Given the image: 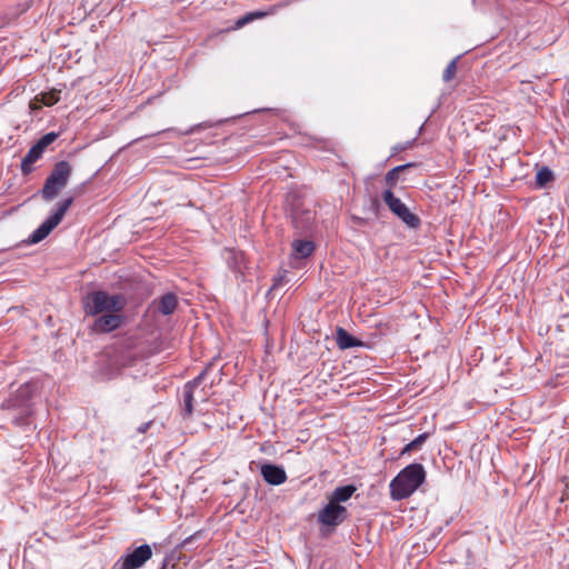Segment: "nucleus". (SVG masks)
<instances>
[{
	"mask_svg": "<svg viewBox=\"0 0 569 569\" xmlns=\"http://www.w3.org/2000/svg\"><path fill=\"white\" fill-rule=\"evenodd\" d=\"M72 203V198L64 199L58 207L54 213H66Z\"/></svg>",
	"mask_w": 569,
	"mask_h": 569,
	"instance_id": "nucleus-24",
	"label": "nucleus"
},
{
	"mask_svg": "<svg viewBox=\"0 0 569 569\" xmlns=\"http://www.w3.org/2000/svg\"><path fill=\"white\" fill-rule=\"evenodd\" d=\"M250 14H252V21L256 20V19H260V18H263L266 17V12L263 11H253V12H249Z\"/></svg>",
	"mask_w": 569,
	"mask_h": 569,
	"instance_id": "nucleus-25",
	"label": "nucleus"
},
{
	"mask_svg": "<svg viewBox=\"0 0 569 569\" xmlns=\"http://www.w3.org/2000/svg\"><path fill=\"white\" fill-rule=\"evenodd\" d=\"M552 180L553 173L549 168L543 167L537 172L536 181L538 186L543 187L547 183L551 182Z\"/></svg>",
	"mask_w": 569,
	"mask_h": 569,
	"instance_id": "nucleus-19",
	"label": "nucleus"
},
{
	"mask_svg": "<svg viewBox=\"0 0 569 569\" xmlns=\"http://www.w3.org/2000/svg\"><path fill=\"white\" fill-rule=\"evenodd\" d=\"M260 473L263 480L272 486H280L288 479L284 469L272 463H264L260 467Z\"/></svg>",
	"mask_w": 569,
	"mask_h": 569,
	"instance_id": "nucleus-10",
	"label": "nucleus"
},
{
	"mask_svg": "<svg viewBox=\"0 0 569 569\" xmlns=\"http://www.w3.org/2000/svg\"><path fill=\"white\" fill-rule=\"evenodd\" d=\"M417 163L410 162L395 167L391 170H389L385 178L388 189L391 190L392 188H395L399 180H405V172L412 171L417 169Z\"/></svg>",
	"mask_w": 569,
	"mask_h": 569,
	"instance_id": "nucleus-11",
	"label": "nucleus"
},
{
	"mask_svg": "<svg viewBox=\"0 0 569 569\" xmlns=\"http://www.w3.org/2000/svg\"><path fill=\"white\" fill-rule=\"evenodd\" d=\"M336 341L338 347L342 350L362 346V342L360 340L351 336L343 328L337 329Z\"/></svg>",
	"mask_w": 569,
	"mask_h": 569,
	"instance_id": "nucleus-15",
	"label": "nucleus"
},
{
	"mask_svg": "<svg viewBox=\"0 0 569 569\" xmlns=\"http://www.w3.org/2000/svg\"><path fill=\"white\" fill-rule=\"evenodd\" d=\"M406 148H407V147H405V146H397V147H395V148H393V152L396 153V152L402 151V150H405Z\"/></svg>",
	"mask_w": 569,
	"mask_h": 569,
	"instance_id": "nucleus-27",
	"label": "nucleus"
},
{
	"mask_svg": "<svg viewBox=\"0 0 569 569\" xmlns=\"http://www.w3.org/2000/svg\"><path fill=\"white\" fill-rule=\"evenodd\" d=\"M252 14H250L249 12L247 14H244L243 17H241L240 19H238L236 21V26H234V29H240L242 28L243 26H246L247 23L251 22L252 21Z\"/></svg>",
	"mask_w": 569,
	"mask_h": 569,
	"instance_id": "nucleus-23",
	"label": "nucleus"
},
{
	"mask_svg": "<svg viewBox=\"0 0 569 569\" xmlns=\"http://www.w3.org/2000/svg\"><path fill=\"white\" fill-rule=\"evenodd\" d=\"M348 517L347 508L337 505L329 500V502L318 512V522L326 527L336 528L342 523Z\"/></svg>",
	"mask_w": 569,
	"mask_h": 569,
	"instance_id": "nucleus-8",
	"label": "nucleus"
},
{
	"mask_svg": "<svg viewBox=\"0 0 569 569\" xmlns=\"http://www.w3.org/2000/svg\"><path fill=\"white\" fill-rule=\"evenodd\" d=\"M382 200L392 213H410L408 207L390 189L383 191Z\"/></svg>",
	"mask_w": 569,
	"mask_h": 569,
	"instance_id": "nucleus-12",
	"label": "nucleus"
},
{
	"mask_svg": "<svg viewBox=\"0 0 569 569\" xmlns=\"http://www.w3.org/2000/svg\"><path fill=\"white\" fill-rule=\"evenodd\" d=\"M428 438H429L428 432H423V433L419 435L417 438H415L412 441H410L402 448L400 456H405L412 451L419 450L422 447V445L427 441Z\"/></svg>",
	"mask_w": 569,
	"mask_h": 569,
	"instance_id": "nucleus-17",
	"label": "nucleus"
},
{
	"mask_svg": "<svg viewBox=\"0 0 569 569\" xmlns=\"http://www.w3.org/2000/svg\"><path fill=\"white\" fill-rule=\"evenodd\" d=\"M30 399L31 387L29 385H22L13 396L2 403L0 409L6 412V417L10 419L14 426H28L30 425V418L32 416Z\"/></svg>",
	"mask_w": 569,
	"mask_h": 569,
	"instance_id": "nucleus-3",
	"label": "nucleus"
},
{
	"mask_svg": "<svg viewBox=\"0 0 569 569\" xmlns=\"http://www.w3.org/2000/svg\"><path fill=\"white\" fill-rule=\"evenodd\" d=\"M457 69H458L457 68V59H453L448 63V66L446 67L443 73H442L443 81L445 82L451 81L456 77Z\"/></svg>",
	"mask_w": 569,
	"mask_h": 569,
	"instance_id": "nucleus-20",
	"label": "nucleus"
},
{
	"mask_svg": "<svg viewBox=\"0 0 569 569\" xmlns=\"http://www.w3.org/2000/svg\"><path fill=\"white\" fill-rule=\"evenodd\" d=\"M356 490L357 488L353 485L338 487L332 491L331 496L329 497V500L337 505H340V502L348 501L356 492Z\"/></svg>",
	"mask_w": 569,
	"mask_h": 569,
	"instance_id": "nucleus-16",
	"label": "nucleus"
},
{
	"mask_svg": "<svg viewBox=\"0 0 569 569\" xmlns=\"http://www.w3.org/2000/svg\"><path fill=\"white\" fill-rule=\"evenodd\" d=\"M198 127H199V126H197V128H198ZM194 129H196V127L191 128L190 130H188V131H186V132H183V133H184V134H190V133H192V132L194 131Z\"/></svg>",
	"mask_w": 569,
	"mask_h": 569,
	"instance_id": "nucleus-28",
	"label": "nucleus"
},
{
	"mask_svg": "<svg viewBox=\"0 0 569 569\" xmlns=\"http://www.w3.org/2000/svg\"><path fill=\"white\" fill-rule=\"evenodd\" d=\"M363 222V218L359 216H352V226H360Z\"/></svg>",
	"mask_w": 569,
	"mask_h": 569,
	"instance_id": "nucleus-26",
	"label": "nucleus"
},
{
	"mask_svg": "<svg viewBox=\"0 0 569 569\" xmlns=\"http://www.w3.org/2000/svg\"><path fill=\"white\" fill-rule=\"evenodd\" d=\"M426 470L421 463L405 467L390 482V497L399 501L409 498L426 480Z\"/></svg>",
	"mask_w": 569,
	"mask_h": 569,
	"instance_id": "nucleus-2",
	"label": "nucleus"
},
{
	"mask_svg": "<svg viewBox=\"0 0 569 569\" xmlns=\"http://www.w3.org/2000/svg\"><path fill=\"white\" fill-rule=\"evenodd\" d=\"M410 172H411V171L405 172V180L407 179V176H408Z\"/></svg>",
	"mask_w": 569,
	"mask_h": 569,
	"instance_id": "nucleus-29",
	"label": "nucleus"
},
{
	"mask_svg": "<svg viewBox=\"0 0 569 569\" xmlns=\"http://www.w3.org/2000/svg\"><path fill=\"white\" fill-rule=\"evenodd\" d=\"M42 106H44L42 103V99L40 97V94H37L29 103V108L32 110V111H37V110H40L42 108Z\"/></svg>",
	"mask_w": 569,
	"mask_h": 569,
	"instance_id": "nucleus-22",
	"label": "nucleus"
},
{
	"mask_svg": "<svg viewBox=\"0 0 569 569\" xmlns=\"http://www.w3.org/2000/svg\"><path fill=\"white\" fill-rule=\"evenodd\" d=\"M127 299L123 295H110L104 290L92 291L83 300V311L96 317L90 326L93 333L104 335L119 329L126 322L123 310Z\"/></svg>",
	"mask_w": 569,
	"mask_h": 569,
	"instance_id": "nucleus-1",
	"label": "nucleus"
},
{
	"mask_svg": "<svg viewBox=\"0 0 569 569\" xmlns=\"http://www.w3.org/2000/svg\"><path fill=\"white\" fill-rule=\"evenodd\" d=\"M399 217L410 228H417L420 224L419 216H399Z\"/></svg>",
	"mask_w": 569,
	"mask_h": 569,
	"instance_id": "nucleus-21",
	"label": "nucleus"
},
{
	"mask_svg": "<svg viewBox=\"0 0 569 569\" xmlns=\"http://www.w3.org/2000/svg\"><path fill=\"white\" fill-rule=\"evenodd\" d=\"M59 137L57 132H48L42 136L27 152L21 161V172L23 176L30 174L34 167L33 164L40 160L46 149L53 143Z\"/></svg>",
	"mask_w": 569,
	"mask_h": 569,
	"instance_id": "nucleus-6",
	"label": "nucleus"
},
{
	"mask_svg": "<svg viewBox=\"0 0 569 569\" xmlns=\"http://www.w3.org/2000/svg\"><path fill=\"white\" fill-rule=\"evenodd\" d=\"M292 257L295 259H305L313 253L316 246L310 240L297 239L292 242Z\"/></svg>",
	"mask_w": 569,
	"mask_h": 569,
	"instance_id": "nucleus-13",
	"label": "nucleus"
},
{
	"mask_svg": "<svg viewBox=\"0 0 569 569\" xmlns=\"http://www.w3.org/2000/svg\"><path fill=\"white\" fill-rule=\"evenodd\" d=\"M63 216H49V218L43 221L26 240L22 242L27 246L37 244L44 240L51 231L57 228L61 221Z\"/></svg>",
	"mask_w": 569,
	"mask_h": 569,
	"instance_id": "nucleus-9",
	"label": "nucleus"
},
{
	"mask_svg": "<svg viewBox=\"0 0 569 569\" xmlns=\"http://www.w3.org/2000/svg\"><path fill=\"white\" fill-rule=\"evenodd\" d=\"M71 173V166L68 161H59L54 164L51 173L46 179L42 188V197L47 200L53 199L66 187Z\"/></svg>",
	"mask_w": 569,
	"mask_h": 569,
	"instance_id": "nucleus-4",
	"label": "nucleus"
},
{
	"mask_svg": "<svg viewBox=\"0 0 569 569\" xmlns=\"http://www.w3.org/2000/svg\"><path fill=\"white\" fill-rule=\"evenodd\" d=\"M60 93H61V90L51 89L49 92H41L39 94L42 99V103L47 107H51V106H54L57 102H59Z\"/></svg>",
	"mask_w": 569,
	"mask_h": 569,
	"instance_id": "nucleus-18",
	"label": "nucleus"
},
{
	"mask_svg": "<svg viewBox=\"0 0 569 569\" xmlns=\"http://www.w3.org/2000/svg\"><path fill=\"white\" fill-rule=\"evenodd\" d=\"M177 306L178 297L172 292H168L159 299L157 309L160 313L169 316L174 312Z\"/></svg>",
	"mask_w": 569,
	"mask_h": 569,
	"instance_id": "nucleus-14",
	"label": "nucleus"
},
{
	"mask_svg": "<svg viewBox=\"0 0 569 569\" xmlns=\"http://www.w3.org/2000/svg\"><path fill=\"white\" fill-rule=\"evenodd\" d=\"M209 370V367H206L193 380L187 382L183 387V419H188L191 417L193 412V402L198 399L201 402H206L208 400L209 393L204 388H200V385L203 382L204 377Z\"/></svg>",
	"mask_w": 569,
	"mask_h": 569,
	"instance_id": "nucleus-5",
	"label": "nucleus"
},
{
	"mask_svg": "<svg viewBox=\"0 0 569 569\" xmlns=\"http://www.w3.org/2000/svg\"><path fill=\"white\" fill-rule=\"evenodd\" d=\"M152 557L149 545H141L120 557L111 569H139Z\"/></svg>",
	"mask_w": 569,
	"mask_h": 569,
	"instance_id": "nucleus-7",
	"label": "nucleus"
}]
</instances>
